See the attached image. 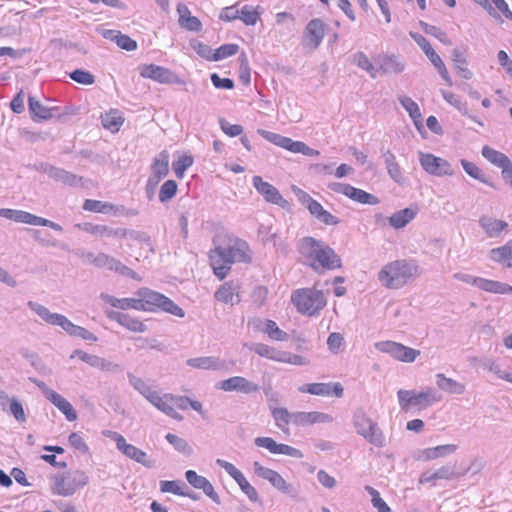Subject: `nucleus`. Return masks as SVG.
Listing matches in <instances>:
<instances>
[{
  "label": "nucleus",
  "instance_id": "nucleus-1",
  "mask_svg": "<svg viewBox=\"0 0 512 512\" xmlns=\"http://www.w3.org/2000/svg\"><path fill=\"white\" fill-rule=\"evenodd\" d=\"M133 387L139 391L155 408L171 418L182 421L183 416L176 412V409L186 410L189 407L200 414H204L203 405L200 401L190 399L187 396H179L171 393L159 395L148 383L140 378L134 379Z\"/></svg>",
  "mask_w": 512,
  "mask_h": 512
},
{
  "label": "nucleus",
  "instance_id": "nucleus-2",
  "mask_svg": "<svg viewBox=\"0 0 512 512\" xmlns=\"http://www.w3.org/2000/svg\"><path fill=\"white\" fill-rule=\"evenodd\" d=\"M298 250L305 263L315 272L336 270L342 266L341 258L336 252L313 237L302 238Z\"/></svg>",
  "mask_w": 512,
  "mask_h": 512
},
{
  "label": "nucleus",
  "instance_id": "nucleus-3",
  "mask_svg": "<svg viewBox=\"0 0 512 512\" xmlns=\"http://www.w3.org/2000/svg\"><path fill=\"white\" fill-rule=\"evenodd\" d=\"M417 274V267L406 260L387 263L378 273V280L388 289H398L408 283Z\"/></svg>",
  "mask_w": 512,
  "mask_h": 512
},
{
  "label": "nucleus",
  "instance_id": "nucleus-4",
  "mask_svg": "<svg viewBox=\"0 0 512 512\" xmlns=\"http://www.w3.org/2000/svg\"><path fill=\"white\" fill-rule=\"evenodd\" d=\"M136 296H138L140 311L156 312L161 310L181 318L185 315L183 309L170 298L152 289L140 288L136 292Z\"/></svg>",
  "mask_w": 512,
  "mask_h": 512
},
{
  "label": "nucleus",
  "instance_id": "nucleus-5",
  "mask_svg": "<svg viewBox=\"0 0 512 512\" xmlns=\"http://www.w3.org/2000/svg\"><path fill=\"white\" fill-rule=\"evenodd\" d=\"M296 310L309 317L316 316L327 304L324 293L314 288H300L291 294Z\"/></svg>",
  "mask_w": 512,
  "mask_h": 512
},
{
  "label": "nucleus",
  "instance_id": "nucleus-6",
  "mask_svg": "<svg viewBox=\"0 0 512 512\" xmlns=\"http://www.w3.org/2000/svg\"><path fill=\"white\" fill-rule=\"evenodd\" d=\"M89 483L88 474L81 470H71L67 473L56 474L52 478L51 491L54 495L68 497Z\"/></svg>",
  "mask_w": 512,
  "mask_h": 512
},
{
  "label": "nucleus",
  "instance_id": "nucleus-7",
  "mask_svg": "<svg viewBox=\"0 0 512 512\" xmlns=\"http://www.w3.org/2000/svg\"><path fill=\"white\" fill-rule=\"evenodd\" d=\"M398 402L403 411L411 408L422 410L438 401L435 393L431 389L422 392L412 390H399L397 392Z\"/></svg>",
  "mask_w": 512,
  "mask_h": 512
},
{
  "label": "nucleus",
  "instance_id": "nucleus-8",
  "mask_svg": "<svg viewBox=\"0 0 512 512\" xmlns=\"http://www.w3.org/2000/svg\"><path fill=\"white\" fill-rule=\"evenodd\" d=\"M258 133L270 143H273L274 145L281 147L285 150H288L292 153H300L312 157L318 156L320 154L318 150L310 148L304 142L294 141L289 137H285L280 134L266 130H258Z\"/></svg>",
  "mask_w": 512,
  "mask_h": 512
},
{
  "label": "nucleus",
  "instance_id": "nucleus-9",
  "mask_svg": "<svg viewBox=\"0 0 512 512\" xmlns=\"http://www.w3.org/2000/svg\"><path fill=\"white\" fill-rule=\"evenodd\" d=\"M375 348L380 352L389 354L393 359L410 363L413 362L419 355L420 351L407 347L395 341H381L375 344Z\"/></svg>",
  "mask_w": 512,
  "mask_h": 512
},
{
  "label": "nucleus",
  "instance_id": "nucleus-10",
  "mask_svg": "<svg viewBox=\"0 0 512 512\" xmlns=\"http://www.w3.org/2000/svg\"><path fill=\"white\" fill-rule=\"evenodd\" d=\"M327 32V24L319 18L312 19L306 25L302 35V45L315 50L322 43Z\"/></svg>",
  "mask_w": 512,
  "mask_h": 512
},
{
  "label": "nucleus",
  "instance_id": "nucleus-11",
  "mask_svg": "<svg viewBox=\"0 0 512 512\" xmlns=\"http://www.w3.org/2000/svg\"><path fill=\"white\" fill-rule=\"evenodd\" d=\"M253 350L259 356L273 360V361H277V362L288 363V364H292V365H305L308 363V361L300 355L291 354L289 352L278 351L274 347L269 346L264 343L256 344L254 346Z\"/></svg>",
  "mask_w": 512,
  "mask_h": 512
},
{
  "label": "nucleus",
  "instance_id": "nucleus-12",
  "mask_svg": "<svg viewBox=\"0 0 512 512\" xmlns=\"http://www.w3.org/2000/svg\"><path fill=\"white\" fill-rule=\"evenodd\" d=\"M328 187L330 190L361 204L377 205L379 203L376 196L350 184L334 182L329 184Z\"/></svg>",
  "mask_w": 512,
  "mask_h": 512
},
{
  "label": "nucleus",
  "instance_id": "nucleus-13",
  "mask_svg": "<svg viewBox=\"0 0 512 512\" xmlns=\"http://www.w3.org/2000/svg\"><path fill=\"white\" fill-rule=\"evenodd\" d=\"M298 198L309 212L322 223L326 225H337L339 223V220L334 215L325 210L323 206L313 199L308 193L299 190Z\"/></svg>",
  "mask_w": 512,
  "mask_h": 512
},
{
  "label": "nucleus",
  "instance_id": "nucleus-14",
  "mask_svg": "<svg viewBox=\"0 0 512 512\" xmlns=\"http://www.w3.org/2000/svg\"><path fill=\"white\" fill-rule=\"evenodd\" d=\"M419 161L422 168L429 174L436 176L452 175L453 170L448 161L430 153H420Z\"/></svg>",
  "mask_w": 512,
  "mask_h": 512
},
{
  "label": "nucleus",
  "instance_id": "nucleus-15",
  "mask_svg": "<svg viewBox=\"0 0 512 512\" xmlns=\"http://www.w3.org/2000/svg\"><path fill=\"white\" fill-rule=\"evenodd\" d=\"M209 259L215 276L219 280H223L228 275L233 264L226 253V249L221 246L215 247L209 252Z\"/></svg>",
  "mask_w": 512,
  "mask_h": 512
},
{
  "label": "nucleus",
  "instance_id": "nucleus-16",
  "mask_svg": "<svg viewBox=\"0 0 512 512\" xmlns=\"http://www.w3.org/2000/svg\"><path fill=\"white\" fill-rule=\"evenodd\" d=\"M227 242L226 253L230 257L232 263L234 262H250V249L246 241L234 237L232 235H224Z\"/></svg>",
  "mask_w": 512,
  "mask_h": 512
},
{
  "label": "nucleus",
  "instance_id": "nucleus-17",
  "mask_svg": "<svg viewBox=\"0 0 512 512\" xmlns=\"http://www.w3.org/2000/svg\"><path fill=\"white\" fill-rule=\"evenodd\" d=\"M299 391L316 396L336 397L341 398L344 389L341 383H309L301 386Z\"/></svg>",
  "mask_w": 512,
  "mask_h": 512
},
{
  "label": "nucleus",
  "instance_id": "nucleus-18",
  "mask_svg": "<svg viewBox=\"0 0 512 512\" xmlns=\"http://www.w3.org/2000/svg\"><path fill=\"white\" fill-rule=\"evenodd\" d=\"M481 153L490 163L502 170L503 177L509 179L512 186V163L510 159L504 153L487 145L483 146Z\"/></svg>",
  "mask_w": 512,
  "mask_h": 512
},
{
  "label": "nucleus",
  "instance_id": "nucleus-19",
  "mask_svg": "<svg viewBox=\"0 0 512 512\" xmlns=\"http://www.w3.org/2000/svg\"><path fill=\"white\" fill-rule=\"evenodd\" d=\"M114 440L116 442L117 449L126 457L134 460L135 462L141 463L146 467H151L153 465V462L148 458L146 452L127 443L122 435L116 434Z\"/></svg>",
  "mask_w": 512,
  "mask_h": 512
},
{
  "label": "nucleus",
  "instance_id": "nucleus-20",
  "mask_svg": "<svg viewBox=\"0 0 512 512\" xmlns=\"http://www.w3.org/2000/svg\"><path fill=\"white\" fill-rule=\"evenodd\" d=\"M0 216L19 223L35 226H53L51 221L21 210L0 209Z\"/></svg>",
  "mask_w": 512,
  "mask_h": 512
},
{
  "label": "nucleus",
  "instance_id": "nucleus-21",
  "mask_svg": "<svg viewBox=\"0 0 512 512\" xmlns=\"http://www.w3.org/2000/svg\"><path fill=\"white\" fill-rule=\"evenodd\" d=\"M252 182L255 189L267 202L281 207H284L287 204V201L282 197L278 189L272 184L264 181L261 176H254Z\"/></svg>",
  "mask_w": 512,
  "mask_h": 512
},
{
  "label": "nucleus",
  "instance_id": "nucleus-22",
  "mask_svg": "<svg viewBox=\"0 0 512 512\" xmlns=\"http://www.w3.org/2000/svg\"><path fill=\"white\" fill-rule=\"evenodd\" d=\"M255 444L259 447L267 449L272 454L287 455L295 458H301L303 456L299 449H296L287 444L277 443L271 437H258L255 439Z\"/></svg>",
  "mask_w": 512,
  "mask_h": 512
},
{
  "label": "nucleus",
  "instance_id": "nucleus-23",
  "mask_svg": "<svg viewBox=\"0 0 512 512\" xmlns=\"http://www.w3.org/2000/svg\"><path fill=\"white\" fill-rule=\"evenodd\" d=\"M254 470L258 476L269 481L277 490L284 493L291 492V485L277 471L264 467L259 462L254 463Z\"/></svg>",
  "mask_w": 512,
  "mask_h": 512
},
{
  "label": "nucleus",
  "instance_id": "nucleus-24",
  "mask_svg": "<svg viewBox=\"0 0 512 512\" xmlns=\"http://www.w3.org/2000/svg\"><path fill=\"white\" fill-rule=\"evenodd\" d=\"M140 75L146 79L167 84L174 81V74L167 68L154 64H145L140 67Z\"/></svg>",
  "mask_w": 512,
  "mask_h": 512
},
{
  "label": "nucleus",
  "instance_id": "nucleus-25",
  "mask_svg": "<svg viewBox=\"0 0 512 512\" xmlns=\"http://www.w3.org/2000/svg\"><path fill=\"white\" fill-rule=\"evenodd\" d=\"M214 298L232 307L240 302L239 286L231 281L225 282L215 291Z\"/></svg>",
  "mask_w": 512,
  "mask_h": 512
},
{
  "label": "nucleus",
  "instance_id": "nucleus-26",
  "mask_svg": "<svg viewBox=\"0 0 512 512\" xmlns=\"http://www.w3.org/2000/svg\"><path fill=\"white\" fill-rule=\"evenodd\" d=\"M185 476L190 485L196 489L203 490L214 502L220 503L219 495L215 492L213 485L207 478L198 475L194 470L186 471Z\"/></svg>",
  "mask_w": 512,
  "mask_h": 512
},
{
  "label": "nucleus",
  "instance_id": "nucleus-27",
  "mask_svg": "<svg viewBox=\"0 0 512 512\" xmlns=\"http://www.w3.org/2000/svg\"><path fill=\"white\" fill-rule=\"evenodd\" d=\"M479 225L489 238H498L508 230L506 221L496 219L492 216L484 215L479 220Z\"/></svg>",
  "mask_w": 512,
  "mask_h": 512
},
{
  "label": "nucleus",
  "instance_id": "nucleus-28",
  "mask_svg": "<svg viewBox=\"0 0 512 512\" xmlns=\"http://www.w3.org/2000/svg\"><path fill=\"white\" fill-rule=\"evenodd\" d=\"M219 388L226 392L240 391L251 393L258 391V386L241 376H234L221 381Z\"/></svg>",
  "mask_w": 512,
  "mask_h": 512
},
{
  "label": "nucleus",
  "instance_id": "nucleus-29",
  "mask_svg": "<svg viewBox=\"0 0 512 512\" xmlns=\"http://www.w3.org/2000/svg\"><path fill=\"white\" fill-rule=\"evenodd\" d=\"M356 426L358 432L369 442L379 445L381 444V433L377 428L376 424L365 416H359L356 420Z\"/></svg>",
  "mask_w": 512,
  "mask_h": 512
},
{
  "label": "nucleus",
  "instance_id": "nucleus-30",
  "mask_svg": "<svg viewBox=\"0 0 512 512\" xmlns=\"http://www.w3.org/2000/svg\"><path fill=\"white\" fill-rule=\"evenodd\" d=\"M108 317L129 331L142 333L146 331V325L138 318L122 312H110Z\"/></svg>",
  "mask_w": 512,
  "mask_h": 512
},
{
  "label": "nucleus",
  "instance_id": "nucleus-31",
  "mask_svg": "<svg viewBox=\"0 0 512 512\" xmlns=\"http://www.w3.org/2000/svg\"><path fill=\"white\" fill-rule=\"evenodd\" d=\"M332 420L333 419L329 414L318 411L294 413V425L296 426H309L316 423H329Z\"/></svg>",
  "mask_w": 512,
  "mask_h": 512
},
{
  "label": "nucleus",
  "instance_id": "nucleus-32",
  "mask_svg": "<svg viewBox=\"0 0 512 512\" xmlns=\"http://www.w3.org/2000/svg\"><path fill=\"white\" fill-rule=\"evenodd\" d=\"M490 258L495 263L512 268V239L502 246L491 249Z\"/></svg>",
  "mask_w": 512,
  "mask_h": 512
},
{
  "label": "nucleus",
  "instance_id": "nucleus-33",
  "mask_svg": "<svg viewBox=\"0 0 512 512\" xmlns=\"http://www.w3.org/2000/svg\"><path fill=\"white\" fill-rule=\"evenodd\" d=\"M152 180L155 183L160 182L169 173V154L167 151L160 152L159 156L154 159L152 165Z\"/></svg>",
  "mask_w": 512,
  "mask_h": 512
},
{
  "label": "nucleus",
  "instance_id": "nucleus-34",
  "mask_svg": "<svg viewBox=\"0 0 512 512\" xmlns=\"http://www.w3.org/2000/svg\"><path fill=\"white\" fill-rule=\"evenodd\" d=\"M101 122L105 129L116 133L124 123V117L118 109H110L101 115Z\"/></svg>",
  "mask_w": 512,
  "mask_h": 512
},
{
  "label": "nucleus",
  "instance_id": "nucleus-35",
  "mask_svg": "<svg viewBox=\"0 0 512 512\" xmlns=\"http://www.w3.org/2000/svg\"><path fill=\"white\" fill-rule=\"evenodd\" d=\"M106 39L117 44V46L126 51H134L137 49V42L128 35L122 34L120 31L107 30L103 33Z\"/></svg>",
  "mask_w": 512,
  "mask_h": 512
},
{
  "label": "nucleus",
  "instance_id": "nucleus-36",
  "mask_svg": "<svg viewBox=\"0 0 512 512\" xmlns=\"http://www.w3.org/2000/svg\"><path fill=\"white\" fill-rule=\"evenodd\" d=\"M177 11L179 13V24L181 27L190 31H199L202 28L200 20L190 14L186 5L179 4L177 6Z\"/></svg>",
  "mask_w": 512,
  "mask_h": 512
},
{
  "label": "nucleus",
  "instance_id": "nucleus-37",
  "mask_svg": "<svg viewBox=\"0 0 512 512\" xmlns=\"http://www.w3.org/2000/svg\"><path fill=\"white\" fill-rule=\"evenodd\" d=\"M6 403L9 404V412L14 416V418L18 422L24 423L26 421V414L21 402L16 398H9L7 394L1 391L0 404L3 409H5Z\"/></svg>",
  "mask_w": 512,
  "mask_h": 512
},
{
  "label": "nucleus",
  "instance_id": "nucleus-38",
  "mask_svg": "<svg viewBox=\"0 0 512 512\" xmlns=\"http://www.w3.org/2000/svg\"><path fill=\"white\" fill-rule=\"evenodd\" d=\"M456 449L457 446L454 444L439 445L421 450L419 457L424 461H430L454 453Z\"/></svg>",
  "mask_w": 512,
  "mask_h": 512
},
{
  "label": "nucleus",
  "instance_id": "nucleus-39",
  "mask_svg": "<svg viewBox=\"0 0 512 512\" xmlns=\"http://www.w3.org/2000/svg\"><path fill=\"white\" fill-rule=\"evenodd\" d=\"M48 399L66 416L69 421L76 420V411L63 396L55 391H50L48 393Z\"/></svg>",
  "mask_w": 512,
  "mask_h": 512
},
{
  "label": "nucleus",
  "instance_id": "nucleus-40",
  "mask_svg": "<svg viewBox=\"0 0 512 512\" xmlns=\"http://www.w3.org/2000/svg\"><path fill=\"white\" fill-rule=\"evenodd\" d=\"M399 101L412 118L415 127L420 131L423 128V117L418 104L407 96L400 97Z\"/></svg>",
  "mask_w": 512,
  "mask_h": 512
},
{
  "label": "nucleus",
  "instance_id": "nucleus-41",
  "mask_svg": "<svg viewBox=\"0 0 512 512\" xmlns=\"http://www.w3.org/2000/svg\"><path fill=\"white\" fill-rule=\"evenodd\" d=\"M83 209L85 211L102 214H117L119 212V207L116 205L93 199H86L83 203Z\"/></svg>",
  "mask_w": 512,
  "mask_h": 512
},
{
  "label": "nucleus",
  "instance_id": "nucleus-42",
  "mask_svg": "<svg viewBox=\"0 0 512 512\" xmlns=\"http://www.w3.org/2000/svg\"><path fill=\"white\" fill-rule=\"evenodd\" d=\"M417 208H405L395 212L389 217V223L392 227L400 229L405 227L417 215Z\"/></svg>",
  "mask_w": 512,
  "mask_h": 512
},
{
  "label": "nucleus",
  "instance_id": "nucleus-43",
  "mask_svg": "<svg viewBox=\"0 0 512 512\" xmlns=\"http://www.w3.org/2000/svg\"><path fill=\"white\" fill-rule=\"evenodd\" d=\"M86 230L95 236H111L125 238L127 236H133L134 232L127 229H112L106 225H90Z\"/></svg>",
  "mask_w": 512,
  "mask_h": 512
},
{
  "label": "nucleus",
  "instance_id": "nucleus-44",
  "mask_svg": "<svg viewBox=\"0 0 512 512\" xmlns=\"http://www.w3.org/2000/svg\"><path fill=\"white\" fill-rule=\"evenodd\" d=\"M473 286H476L480 290L494 294H507V284L500 281L477 278L473 280Z\"/></svg>",
  "mask_w": 512,
  "mask_h": 512
},
{
  "label": "nucleus",
  "instance_id": "nucleus-45",
  "mask_svg": "<svg viewBox=\"0 0 512 512\" xmlns=\"http://www.w3.org/2000/svg\"><path fill=\"white\" fill-rule=\"evenodd\" d=\"M29 111L34 121L48 120L53 117V110L56 108H49L41 104L34 97H29Z\"/></svg>",
  "mask_w": 512,
  "mask_h": 512
},
{
  "label": "nucleus",
  "instance_id": "nucleus-46",
  "mask_svg": "<svg viewBox=\"0 0 512 512\" xmlns=\"http://www.w3.org/2000/svg\"><path fill=\"white\" fill-rule=\"evenodd\" d=\"M272 417L275 420L276 426L281 429L285 434H289V424H294V413L291 414L286 408H274L272 410Z\"/></svg>",
  "mask_w": 512,
  "mask_h": 512
},
{
  "label": "nucleus",
  "instance_id": "nucleus-47",
  "mask_svg": "<svg viewBox=\"0 0 512 512\" xmlns=\"http://www.w3.org/2000/svg\"><path fill=\"white\" fill-rule=\"evenodd\" d=\"M260 15L259 7L244 5L239 8L238 19L247 26H254L260 20Z\"/></svg>",
  "mask_w": 512,
  "mask_h": 512
},
{
  "label": "nucleus",
  "instance_id": "nucleus-48",
  "mask_svg": "<svg viewBox=\"0 0 512 512\" xmlns=\"http://www.w3.org/2000/svg\"><path fill=\"white\" fill-rule=\"evenodd\" d=\"M385 164L388 171V174L394 179L397 183L404 182V175L399 163L396 161V157L391 152H387L385 154Z\"/></svg>",
  "mask_w": 512,
  "mask_h": 512
},
{
  "label": "nucleus",
  "instance_id": "nucleus-49",
  "mask_svg": "<svg viewBox=\"0 0 512 512\" xmlns=\"http://www.w3.org/2000/svg\"><path fill=\"white\" fill-rule=\"evenodd\" d=\"M106 301L112 307H115V308H118L121 310L133 309V310L140 311L138 296H136V295L131 298H121V299L113 297V296H107Z\"/></svg>",
  "mask_w": 512,
  "mask_h": 512
},
{
  "label": "nucleus",
  "instance_id": "nucleus-50",
  "mask_svg": "<svg viewBox=\"0 0 512 512\" xmlns=\"http://www.w3.org/2000/svg\"><path fill=\"white\" fill-rule=\"evenodd\" d=\"M437 384L439 388L449 391L451 393L462 394L465 391V386L452 378L446 377L444 374H437Z\"/></svg>",
  "mask_w": 512,
  "mask_h": 512
},
{
  "label": "nucleus",
  "instance_id": "nucleus-51",
  "mask_svg": "<svg viewBox=\"0 0 512 512\" xmlns=\"http://www.w3.org/2000/svg\"><path fill=\"white\" fill-rule=\"evenodd\" d=\"M428 59L431 61V63L434 65V67L438 70L439 74L443 78V80L448 84L452 85V78L442 61L441 57L435 52L434 49L430 50L428 53L425 54Z\"/></svg>",
  "mask_w": 512,
  "mask_h": 512
},
{
  "label": "nucleus",
  "instance_id": "nucleus-52",
  "mask_svg": "<svg viewBox=\"0 0 512 512\" xmlns=\"http://www.w3.org/2000/svg\"><path fill=\"white\" fill-rule=\"evenodd\" d=\"M263 332L267 334V336L275 341H285L288 339V334L281 330L275 321L266 320L263 328Z\"/></svg>",
  "mask_w": 512,
  "mask_h": 512
},
{
  "label": "nucleus",
  "instance_id": "nucleus-53",
  "mask_svg": "<svg viewBox=\"0 0 512 512\" xmlns=\"http://www.w3.org/2000/svg\"><path fill=\"white\" fill-rule=\"evenodd\" d=\"M461 165L463 167V169L465 170V172L471 176L472 178L474 179H477L485 184H488L490 186H493L492 183L488 182L486 179H485V174L484 172L482 171V169L480 167H478L475 163L473 162H470L468 160H465V159H462L461 160Z\"/></svg>",
  "mask_w": 512,
  "mask_h": 512
},
{
  "label": "nucleus",
  "instance_id": "nucleus-54",
  "mask_svg": "<svg viewBox=\"0 0 512 512\" xmlns=\"http://www.w3.org/2000/svg\"><path fill=\"white\" fill-rule=\"evenodd\" d=\"M178 185L174 180L165 181L159 190V200L161 202H167L172 199L177 193Z\"/></svg>",
  "mask_w": 512,
  "mask_h": 512
},
{
  "label": "nucleus",
  "instance_id": "nucleus-55",
  "mask_svg": "<svg viewBox=\"0 0 512 512\" xmlns=\"http://www.w3.org/2000/svg\"><path fill=\"white\" fill-rule=\"evenodd\" d=\"M239 49H240V47L238 44H234V43L224 44V45L220 46L219 48H217L216 50H214V53H213L214 61H219V60L228 58L230 56H233L238 53Z\"/></svg>",
  "mask_w": 512,
  "mask_h": 512
},
{
  "label": "nucleus",
  "instance_id": "nucleus-56",
  "mask_svg": "<svg viewBox=\"0 0 512 512\" xmlns=\"http://www.w3.org/2000/svg\"><path fill=\"white\" fill-rule=\"evenodd\" d=\"M193 157L190 155H183L173 163V170L177 178L181 179L184 176L185 171L192 166Z\"/></svg>",
  "mask_w": 512,
  "mask_h": 512
},
{
  "label": "nucleus",
  "instance_id": "nucleus-57",
  "mask_svg": "<svg viewBox=\"0 0 512 512\" xmlns=\"http://www.w3.org/2000/svg\"><path fill=\"white\" fill-rule=\"evenodd\" d=\"M365 489L371 495L372 505L378 510V512H391L390 507L381 498L380 493L376 489L371 486H366Z\"/></svg>",
  "mask_w": 512,
  "mask_h": 512
},
{
  "label": "nucleus",
  "instance_id": "nucleus-58",
  "mask_svg": "<svg viewBox=\"0 0 512 512\" xmlns=\"http://www.w3.org/2000/svg\"><path fill=\"white\" fill-rule=\"evenodd\" d=\"M28 306L33 310L35 311L45 322L49 323V324H52L54 323L55 321V317L58 316V314L56 313H51L45 306L43 305H40V304H37V303H34V302H29L28 303Z\"/></svg>",
  "mask_w": 512,
  "mask_h": 512
},
{
  "label": "nucleus",
  "instance_id": "nucleus-59",
  "mask_svg": "<svg viewBox=\"0 0 512 512\" xmlns=\"http://www.w3.org/2000/svg\"><path fill=\"white\" fill-rule=\"evenodd\" d=\"M160 490L163 493H172L178 496H188L182 489V485L178 481H161Z\"/></svg>",
  "mask_w": 512,
  "mask_h": 512
},
{
  "label": "nucleus",
  "instance_id": "nucleus-60",
  "mask_svg": "<svg viewBox=\"0 0 512 512\" xmlns=\"http://www.w3.org/2000/svg\"><path fill=\"white\" fill-rule=\"evenodd\" d=\"M70 78L75 82L82 85H92L95 82V77L89 71L77 69L70 73Z\"/></svg>",
  "mask_w": 512,
  "mask_h": 512
},
{
  "label": "nucleus",
  "instance_id": "nucleus-61",
  "mask_svg": "<svg viewBox=\"0 0 512 512\" xmlns=\"http://www.w3.org/2000/svg\"><path fill=\"white\" fill-rule=\"evenodd\" d=\"M78 357L81 361L93 366L98 367L104 364V361L96 355L88 354L82 350H75L71 355V358Z\"/></svg>",
  "mask_w": 512,
  "mask_h": 512
},
{
  "label": "nucleus",
  "instance_id": "nucleus-62",
  "mask_svg": "<svg viewBox=\"0 0 512 512\" xmlns=\"http://www.w3.org/2000/svg\"><path fill=\"white\" fill-rule=\"evenodd\" d=\"M165 438L179 452L189 453L191 451V448L185 439H183L175 434H172V433H168L165 436Z\"/></svg>",
  "mask_w": 512,
  "mask_h": 512
},
{
  "label": "nucleus",
  "instance_id": "nucleus-63",
  "mask_svg": "<svg viewBox=\"0 0 512 512\" xmlns=\"http://www.w3.org/2000/svg\"><path fill=\"white\" fill-rule=\"evenodd\" d=\"M192 48L194 51L202 58L207 61H214V50H212L208 45L203 42L196 41L192 44Z\"/></svg>",
  "mask_w": 512,
  "mask_h": 512
},
{
  "label": "nucleus",
  "instance_id": "nucleus-64",
  "mask_svg": "<svg viewBox=\"0 0 512 512\" xmlns=\"http://www.w3.org/2000/svg\"><path fill=\"white\" fill-rule=\"evenodd\" d=\"M188 365L195 368L215 369L216 361L211 357H201L188 360Z\"/></svg>",
  "mask_w": 512,
  "mask_h": 512
}]
</instances>
